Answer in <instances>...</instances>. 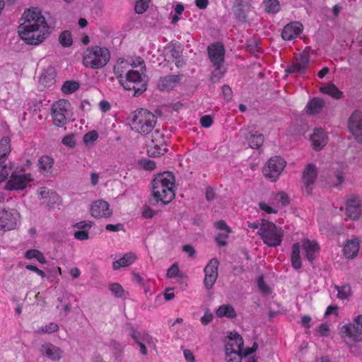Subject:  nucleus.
I'll return each mask as SVG.
<instances>
[{"label":"nucleus","instance_id":"c85d7f7f","mask_svg":"<svg viewBox=\"0 0 362 362\" xmlns=\"http://www.w3.org/2000/svg\"><path fill=\"white\" fill-rule=\"evenodd\" d=\"M136 258V257L134 253H127L122 258L113 262V268L114 269H119L121 267L131 265Z\"/></svg>","mask_w":362,"mask_h":362},{"label":"nucleus","instance_id":"0eeeda50","mask_svg":"<svg viewBox=\"0 0 362 362\" xmlns=\"http://www.w3.org/2000/svg\"><path fill=\"white\" fill-rule=\"evenodd\" d=\"M226 339H228L230 341H235L237 344V347L238 349L236 351L235 348H233V345L230 344V341H226L225 340V352L226 356V362H241L243 355H241V349H243L244 345V341L243 337L238 332H230Z\"/></svg>","mask_w":362,"mask_h":362},{"label":"nucleus","instance_id":"680f3d73","mask_svg":"<svg viewBox=\"0 0 362 362\" xmlns=\"http://www.w3.org/2000/svg\"><path fill=\"white\" fill-rule=\"evenodd\" d=\"M215 227L220 230H225L226 233H229L231 230L230 228L226 225L224 221H218L214 223Z\"/></svg>","mask_w":362,"mask_h":362},{"label":"nucleus","instance_id":"f704fd0d","mask_svg":"<svg viewBox=\"0 0 362 362\" xmlns=\"http://www.w3.org/2000/svg\"><path fill=\"white\" fill-rule=\"evenodd\" d=\"M80 88V83L76 81H66L61 90L65 94H71Z\"/></svg>","mask_w":362,"mask_h":362},{"label":"nucleus","instance_id":"412c9836","mask_svg":"<svg viewBox=\"0 0 362 362\" xmlns=\"http://www.w3.org/2000/svg\"><path fill=\"white\" fill-rule=\"evenodd\" d=\"M26 187V184L21 175L13 173L10 180L6 182L5 189L6 190H23Z\"/></svg>","mask_w":362,"mask_h":362},{"label":"nucleus","instance_id":"dca6fc26","mask_svg":"<svg viewBox=\"0 0 362 362\" xmlns=\"http://www.w3.org/2000/svg\"><path fill=\"white\" fill-rule=\"evenodd\" d=\"M90 214L96 218H109L112 216V211L110 209L109 204L104 200H97L90 206Z\"/></svg>","mask_w":362,"mask_h":362},{"label":"nucleus","instance_id":"4468645a","mask_svg":"<svg viewBox=\"0 0 362 362\" xmlns=\"http://www.w3.org/2000/svg\"><path fill=\"white\" fill-rule=\"evenodd\" d=\"M348 127L355 139L362 144V113L354 111L348 121Z\"/></svg>","mask_w":362,"mask_h":362},{"label":"nucleus","instance_id":"e433bc0d","mask_svg":"<svg viewBox=\"0 0 362 362\" xmlns=\"http://www.w3.org/2000/svg\"><path fill=\"white\" fill-rule=\"evenodd\" d=\"M59 42L64 47H70L73 43L72 35L69 30H64L59 36Z\"/></svg>","mask_w":362,"mask_h":362},{"label":"nucleus","instance_id":"1a4fd4ad","mask_svg":"<svg viewBox=\"0 0 362 362\" xmlns=\"http://www.w3.org/2000/svg\"><path fill=\"white\" fill-rule=\"evenodd\" d=\"M286 166V161L279 156L271 158L262 169L264 175L272 182L276 181L284 168Z\"/></svg>","mask_w":362,"mask_h":362},{"label":"nucleus","instance_id":"4c0bfd02","mask_svg":"<svg viewBox=\"0 0 362 362\" xmlns=\"http://www.w3.org/2000/svg\"><path fill=\"white\" fill-rule=\"evenodd\" d=\"M334 288L338 291L337 298L341 300L348 298L351 293V287L348 285L344 286H335Z\"/></svg>","mask_w":362,"mask_h":362},{"label":"nucleus","instance_id":"052dcab7","mask_svg":"<svg viewBox=\"0 0 362 362\" xmlns=\"http://www.w3.org/2000/svg\"><path fill=\"white\" fill-rule=\"evenodd\" d=\"M59 329V326L57 324L54 322H50L49 325H46L45 327L42 328V332L46 333H54Z\"/></svg>","mask_w":362,"mask_h":362},{"label":"nucleus","instance_id":"774afa93","mask_svg":"<svg viewBox=\"0 0 362 362\" xmlns=\"http://www.w3.org/2000/svg\"><path fill=\"white\" fill-rule=\"evenodd\" d=\"M216 193L214 189L211 187H208L206 189V199L209 202L214 199Z\"/></svg>","mask_w":362,"mask_h":362},{"label":"nucleus","instance_id":"9b49d317","mask_svg":"<svg viewBox=\"0 0 362 362\" xmlns=\"http://www.w3.org/2000/svg\"><path fill=\"white\" fill-rule=\"evenodd\" d=\"M341 333V337H348L354 341H362V315L356 317L353 323L344 325Z\"/></svg>","mask_w":362,"mask_h":362},{"label":"nucleus","instance_id":"58836bf2","mask_svg":"<svg viewBox=\"0 0 362 362\" xmlns=\"http://www.w3.org/2000/svg\"><path fill=\"white\" fill-rule=\"evenodd\" d=\"M54 124L57 127H62L66 124L67 119L69 117V115L66 114H59V113H52Z\"/></svg>","mask_w":362,"mask_h":362},{"label":"nucleus","instance_id":"69168bd1","mask_svg":"<svg viewBox=\"0 0 362 362\" xmlns=\"http://www.w3.org/2000/svg\"><path fill=\"white\" fill-rule=\"evenodd\" d=\"M105 228L109 231L117 232L119 230H124V226L122 223H117L115 225L107 224L106 225Z\"/></svg>","mask_w":362,"mask_h":362},{"label":"nucleus","instance_id":"20e7f679","mask_svg":"<svg viewBox=\"0 0 362 362\" xmlns=\"http://www.w3.org/2000/svg\"><path fill=\"white\" fill-rule=\"evenodd\" d=\"M207 51L210 62L214 67L210 81L212 83H216L226 71V69L223 66L225 48L221 43L218 42L209 45Z\"/></svg>","mask_w":362,"mask_h":362},{"label":"nucleus","instance_id":"a19ab883","mask_svg":"<svg viewBox=\"0 0 362 362\" xmlns=\"http://www.w3.org/2000/svg\"><path fill=\"white\" fill-rule=\"evenodd\" d=\"M110 290L117 298L122 297L124 293L122 286L117 283L111 284L110 285Z\"/></svg>","mask_w":362,"mask_h":362},{"label":"nucleus","instance_id":"603ef678","mask_svg":"<svg viewBox=\"0 0 362 362\" xmlns=\"http://www.w3.org/2000/svg\"><path fill=\"white\" fill-rule=\"evenodd\" d=\"M170 45L173 46L172 49H170L172 57L174 59L180 57L183 50L182 47L181 46H175L173 42H170Z\"/></svg>","mask_w":362,"mask_h":362},{"label":"nucleus","instance_id":"bf43d9fd","mask_svg":"<svg viewBox=\"0 0 362 362\" xmlns=\"http://www.w3.org/2000/svg\"><path fill=\"white\" fill-rule=\"evenodd\" d=\"M200 123L204 128H209L213 123V119L210 115H204L201 117Z\"/></svg>","mask_w":362,"mask_h":362},{"label":"nucleus","instance_id":"6e6d98bb","mask_svg":"<svg viewBox=\"0 0 362 362\" xmlns=\"http://www.w3.org/2000/svg\"><path fill=\"white\" fill-rule=\"evenodd\" d=\"M52 105L57 107L59 109H63L64 110H66L69 112V108L71 106L70 103L66 100H59Z\"/></svg>","mask_w":362,"mask_h":362},{"label":"nucleus","instance_id":"c03bdc74","mask_svg":"<svg viewBox=\"0 0 362 362\" xmlns=\"http://www.w3.org/2000/svg\"><path fill=\"white\" fill-rule=\"evenodd\" d=\"M125 78L127 80L136 81V83L142 81L141 74L138 71H129L126 74Z\"/></svg>","mask_w":362,"mask_h":362},{"label":"nucleus","instance_id":"338daca9","mask_svg":"<svg viewBox=\"0 0 362 362\" xmlns=\"http://www.w3.org/2000/svg\"><path fill=\"white\" fill-rule=\"evenodd\" d=\"M182 251L188 254V256L193 258L195 256V250L191 245H185L182 246Z\"/></svg>","mask_w":362,"mask_h":362},{"label":"nucleus","instance_id":"ddd939ff","mask_svg":"<svg viewBox=\"0 0 362 362\" xmlns=\"http://www.w3.org/2000/svg\"><path fill=\"white\" fill-rule=\"evenodd\" d=\"M219 262L216 258L211 259L204 269L205 278L204 284L207 290L213 288L218 277V267Z\"/></svg>","mask_w":362,"mask_h":362},{"label":"nucleus","instance_id":"473e14b6","mask_svg":"<svg viewBox=\"0 0 362 362\" xmlns=\"http://www.w3.org/2000/svg\"><path fill=\"white\" fill-rule=\"evenodd\" d=\"M264 135L262 134H251L249 136L247 137L249 146L254 149L259 148L264 143Z\"/></svg>","mask_w":362,"mask_h":362},{"label":"nucleus","instance_id":"a18cd8bd","mask_svg":"<svg viewBox=\"0 0 362 362\" xmlns=\"http://www.w3.org/2000/svg\"><path fill=\"white\" fill-rule=\"evenodd\" d=\"M134 90V96H139L141 93H143L146 90V82H136L135 85V88H132Z\"/></svg>","mask_w":362,"mask_h":362},{"label":"nucleus","instance_id":"13d9d810","mask_svg":"<svg viewBox=\"0 0 362 362\" xmlns=\"http://www.w3.org/2000/svg\"><path fill=\"white\" fill-rule=\"evenodd\" d=\"M156 214L149 206L144 205L142 216L145 218H151Z\"/></svg>","mask_w":362,"mask_h":362},{"label":"nucleus","instance_id":"6e6552de","mask_svg":"<svg viewBox=\"0 0 362 362\" xmlns=\"http://www.w3.org/2000/svg\"><path fill=\"white\" fill-rule=\"evenodd\" d=\"M166 145L164 134L158 129L151 132V141L148 144L147 153L150 157H158L164 155L168 149L163 146Z\"/></svg>","mask_w":362,"mask_h":362},{"label":"nucleus","instance_id":"b1692460","mask_svg":"<svg viewBox=\"0 0 362 362\" xmlns=\"http://www.w3.org/2000/svg\"><path fill=\"white\" fill-rule=\"evenodd\" d=\"M310 139L313 148L315 151H320L327 144V139L324 132L321 129H315L314 133L310 136Z\"/></svg>","mask_w":362,"mask_h":362},{"label":"nucleus","instance_id":"39448f33","mask_svg":"<svg viewBox=\"0 0 362 362\" xmlns=\"http://www.w3.org/2000/svg\"><path fill=\"white\" fill-rule=\"evenodd\" d=\"M110 58V54L107 48L95 46L86 49L83 63L86 66L100 69L107 64Z\"/></svg>","mask_w":362,"mask_h":362},{"label":"nucleus","instance_id":"3c124183","mask_svg":"<svg viewBox=\"0 0 362 362\" xmlns=\"http://www.w3.org/2000/svg\"><path fill=\"white\" fill-rule=\"evenodd\" d=\"M257 286L259 289L265 294L270 293V288L265 284L264 279L262 276H260L257 280Z\"/></svg>","mask_w":362,"mask_h":362},{"label":"nucleus","instance_id":"ea45409f","mask_svg":"<svg viewBox=\"0 0 362 362\" xmlns=\"http://www.w3.org/2000/svg\"><path fill=\"white\" fill-rule=\"evenodd\" d=\"M119 83L124 87L125 90H132V88H135V85L136 84V81H131L127 79H124V77L122 75H119L118 77Z\"/></svg>","mask_w":362,"mask_h":362},{"label":"nucleus","instance_id":"72a5a7b5","mask_svg":"<svg viewBox=\"0 0 362 362\" xmlns=\"http://www.w3.org/2000/svg\"><path fill=\"white\" fill-rule=\"evenodd\" d=\"M10 152V139L7 136H4L0 140V158L6 160Z\"/></svg>","mask_w":362,"mask_h":362},{"label":"nucleus","instance_id":"6ab92c4d","mask_svg":"<svg viewBox=\"0 0 362 362\" xmlns=\"http://www.w3.org/2000/svg\"><path fill=\"white\" fill-rule=\"evenodd\" d=\"M302 249L305 252V257L310 263H313L315 258V254L319 252L320 246L314 240L305 239L302 241Z\"/></svg>","mask_w":362,"mask_h":362},{"label":"nucleus","instance_id":"9d476101","mask_svg":"<svg viewBox=\"0 0 362 362\" xmlns=\"http://www.w3.org/2000/svg\"><path fill=\"white\" fill-rule=\"evenodd\" d=\"M20 218V214L14 209L0 210V230L4 231L14 230L19 223Z\"/></svg>","mask_w":362,"mask_h":362},{"label":"nucleus","instance_id":"de8ad7c7","mask_svg":"<svg viewBox=\"0 0 362 362\" xmlns=\"http://www.w3.org/2000/svg\"><path fill=\"white\" fill-rule=\"evenodd\" d=\"M75 134H70L64 136L62 139V144L70 148H74L76 145V142L74 140Z\"/></svg>","mask_w":362,"mask_h":362},{"label":"nucleus","instance_id":"393cba45","mask_svg":"<svg viewBox=\"0 0 362 362\" xmlns=\"http://www.w3.org/2000/svg\"><path fill=\"white\" fill-rule=\"evenodd\" d=\"M41 353L51 360L58 361L61 358L62 351L52 344H46L42 346Z\"/></svg>","mask_w":362,"mask_h":362},{"label":"nucleus","instance_id":"8fccbe9b","mask_svg":"<svg viewBox=\"0 0 362 362\" xmlns=\"http://www.w3.org/2000/svg\"><path fill=\"white\" fill-rule=\"evenodd\" d=\"M148 7V4L138 0L135 4V11L139 14L144 13Z\"/></svg>","mask_w":362,"mask_h":362},{"label":"nucleus","instance_id":"5701e85b","mask_svg":"<svg viewBox=\"0 0 362 362\" xmlns=\"http://www.w3.org/2000/svg\"><path fill=\"white\" fill-rule=\"evenodd\" d=\"M359 250V239L355 238L354 239L347 240L344 247L343 252L344 256L348 259H352L356 256Z\"/></svg>","mask_w":362,"mask_h":362},{"label":"nucleus","instance_id":"49530a36","mask_svg":"<svg viewBox=\"0 0 362 362\" xmlns=\"http://www.w3.org/2000/svg\"><path fill=\"white\" fill-rule=\"evenodd\" d=\"M139 164L146 170H152L156 168V163L148 159H142L139 161Z\"/></svg>","mask_w":362,"mask_h":362},{"label":"nucleus","instance_id":"864d4df0","mask_svg":"<svg viewBox=\"0 0 362 362\" xmlns=\"http://www.w3.org/2000/svg\"><path fill=\"white\" fill-rule=\"evenodd\" d=\"M179 272H180V270H179L177 263H174L168 269L166 275L168 278H174L178 274Z\"/></svg>","mask_w":362,"mask_h":362},{"label":"nucleus","instance_id":"37998d69","mask_svg":"<svg viewBox=\"0 0 362 362\" xmlns=\"http://www.w3.org/2000/svg\"><path fill=\"white\" fill-rule=\"evenodd\" d=\"M257 41L253 39H250L247 41L246 44V49L247 52L250 53H255L259 51V48L258 47Z\"/></svg>","mask_w":362,"mask_h":362},{"label":"nucleus","instance_id":"c756f323","mask_svg":"<svg viewBox=\"0 0 362 362\" xmlns=\"http://www.w3.org/2000/svg\"><path fill=\"white\" fill-rule=\"evenodd\" d=\"M54 165V159L49 156H42L39 160L37 165L41 173H48Z\"/></svg>","mask_w":362,"mask_h":362},{"label":"nucleus","instance_id":"7c9ffc66","mask_svg":"<svg viewBox=\"0 0 362 362\" xmlns=\"http://www.w3.org/2000/svg\"><path fill=\"white\" fill-rule=\"evenodd\" d=\"M291 262L294 269H298L301 267V260L300 257V244L296 243L292 246Z\"/></svg>","mask_w":362,"mask_h":362},{"label":"nucleus","instance_id":"e2e57ef3","mask_svg":"<svg viewBox=\"0 0 362 362\" xmlns=\"http://www.w3.org/2000/svg\"><path fill=\"white\" fill-rule=\"evenodd\" d=\"M277 197H279V202L283 206H286L290 203V199L287 194L284 192H280L277 194Z\"/></svg>","mask_w":362,"mask_h":362},{"label":"nucleus","instance_id":"4be33fe9","mask_svg":"<svg viewBox=\"0 0 362 362\" xmlns=\"http://www.w3.org/2000/svg\"><path fill=\"white\" fill-rule=\"evenodd\" d=\"M248 5L247 0H236V3L233 6V11L235 18L243 23L247 21V13L245 7Z\"/></svg>","mask_w":362,"mask_h":362},{"label":"nucleus","instance_id":"0e129e2a","mask_svg":"<svg viewBox=\"0 0 362 362\" xmlns=\"http://www.w3.org/2000/svg\"><path fill=\"white\" fill-rule=\"evenodd\" d=\"M318 332L322 337H328L329 334V328L327 323L321 324L318 327Z\"/></svg>","mask_w":362,"mask_h":362},{"label":"nucleus","instance_id":"f03ea898","mask_svg":"<svg viewBox=\"0 0 362 362\" xmlns=\"http://www.w3.org/2000/svg\"><path fill=\"white\" fill-rule=\"evenodd\" d=\"M175 178L173 173L164 171L158 173L152 180L153 197L149 199L152 206H156L159 202L163 204H169L175 197Z\"/></svg>","mask_w":362,"mask_h":362},{"label":"nucleus","instance_id":"aec40b11","mask_svg":"<svg viewBox=\"0 0 362 362\" xmlns=\"http://www.w3.org/2000/svg\"><path fill=\"white\" fill-rule=\"evenodd\" d=\"M346 214L352 220H358L361 214L359 201L356 198L350 199L346 202Z\"/></svg>","mask_w":362,"mask_h":362},{"label":"nucleus","instance_id":"423d86ee","mask_svg":"<svg viewBox=\"0 0 362 362\" xmlns=\"http://www.w3.org/2000/svg\"><path fill=\"white\" fill-rule=\"evenodd\" d=\"M257 234L261 236L263 242L269 247L280 245L284 236V230L272 222H267L262 225Z\"/></svg>","mask_w":362,"mask_h":362},{"label":"nucleus","instance_id":"a878e982","mask_svg":"<svg viewBox=\"0 0 362 362\" xmlns=\"http://www.w3.org/2000/svg\"><path fill=\"white\" fill-rule=\"evenodd\" d=\"M325 107V101L320 98H313L306 105V112L308 115H314L321 112Z\"/></svg>","mask_w":362,"mask_h":362},{"label":"nucleus","instance_id":"5fc2aeb1","mask_svg":"<svg viewBox=\"0 0 362 362\" xmlns=\"http://www.w3.org/2000/svg\"><path fill=\"white\" fill-rule=\"evenodd\" d=\"M214 318V315L212 313L210 312L209 309L207 308L205 310L204 316L201 318V322L204 325H208L210 322L212 321Z\"/></svg>","mask_w":362,"mask_h":362},{"label":"nucleus","instance_id":"f3484780","mask_svg":"<svg viewBox=\"0 0 362 362\" xmlns=\"http://www.w3.org/2000/svg\"><path fill=\"white\" fill-rule=\"evenodd\" d=\"M183 75H168L160 78L158 81V87L160 90H170L174 88L180 81Z\"/></svg>","mask_w":362,"mask_h":362},{"label":"nucleus","instance_id":"7ed1b4c3","mask_svg":"<svg viewBox=\"0 0 362 362\" xmlns=\"http://www.w3.org/2000/svg\"><path fill=\"white\" fill-rule=\"evenodd\" d=\"M128 119L132 122V129L140 134L151 133L156 124V116L143 108L132 112Z\"/></svg>","mask_w":362,"mask_h":362},{"label":"nucleus","instance_id":"2f4dec72","mask_svg":"<svg viewBox=\"0 0 362 362\" xmlns=\"http://www.w3.org/2000/svg\"><path fill=\"white\" fill-rule=\"evenodd\" d=\"M320 90L322 93L331 95L335 99L341 98L343 95V93L333 83H329L327 86L321 87Z\"/></svg>","mask_w":362,"mask_h":362},{"label":"nucleus","instance_id":"4d7b16f0","mask_svg":"<svg viewBox=\"0 0 362 362\" xmlns=\"http://www.w3.org/2000/svg\"><path fill=\"white\" fill-rule=\"evenodd\" d=\"M228 237V233H218L216 238L215 240L219 246H226L227 245V242L225 240Z\"/></svg>","mask_w":362,"mask_h":362},{"label":"nucleus","instance_id":"a211bd4d","mask_svg":"<svg viewBox=\"0 0 362 362\" xmlns=\"http://www.w3.org/2000/svg\"><path fill=\"white\" fill-rule=\"evenodd\" d=\"M302 25L298 22H292L287 24L283 29L281 37L284 40H291L302 32Z\"/></svg>","mask_w":362,"mask_h":362},{"label":"nucleus","instance_id":"c9c22d12","mask_svg":"<svg viewBox=\"0 0 362 362\" xmlns=\"http://www.w3.org/2000/svg\"><path fill=\"white\" fill-rule=\"evenodd\" d=\"M265 11L269 13H276L280 10V3L278 0H264Z\"/></svg>","mask_w":362,"mask_h":362},{"label":"nucleus","instance_id":"79ce46f5","mask_svg":"<svg viewBox=\"0 0 362 362\" xmlns=\"http://www.w3.org/2000/svg\"><path fill=\"white\" fill-rule=\"evenodd\" d=\"M98 138V132L95 130H93L85 134L83 140L84 144H88L89 143L95 141Z\"/></svg>","mask_w":362,"mask_h":362},{"label":"nucleus","instance_id":"bb28decb","mask_svg":"<svg viewBox=\"0 0 362 362\" xmlns=\"http://www.w3.org/2000/svg\"><path fill=\"white\" fill-rule=\"evenodd\" d=\"M57 72L55 69L49 66L47 69H44L40 77V81L45 86L54 83L55 81V77Z\"/></svg>","mask_w":362,"mask_h":362},{"label":"nucleus","instance_id":"2eb2a0df","mask_svg":"<svg viewBox=\"0 0 362 362\" xmlns=\"http://www.w3.org/2000/svg\"><path fill=\"white\" fill-rule=\"evenodd\" d=\"M317 176V169L313 163H308L302 175V181L305 186L307 194L310 195L313 191V185L315 184Z\"/></svg>","mask_w":362,"mask_h":362},{"label":"nucleus","instance_id":"f8f14e48","mask_svg":"<svg viewBox=\"0 0 362 362\" xmlns=\"http://www.w3.org/2000/svg\"><path fill=\"white\" fill-rule=\"evenodd\" d=\"M310 62V54L308 51L304 50L298 57H296L291 64L286 69V72L288 74L298 73L303 74L308 68Z\"/></svg>","mask_w":362,"mask_h":362},{"label":"nucleus","instance_id":"f257e3e1","mask_svg":"<svg viewBox=\"0 0 362 362\" xmlns=\"http://www.w3.org/2000/svg\"><path fill=\"white\" fill-rule=\"evenodd\" d=\"M18 33L26 44L38 45L54 30L55 23L47 24L45 18L37 8L26 9L21 18Z\"/></svg>","mask_w":362,"mask_h":362},{"label":"nucleus","instance_id":"cd10ccee","mask_svg":"<svg viewBox=\"0 0 362 362\" xmlns=\"http://www.w3.org/2000/svg\"><path fill=\"white\" fill-rule=\"evenodd\" d=\"M216 314L218 317H226L230 319L235 318L237 316L234 308L230 304L219 306L216 311Z\"/></svg>","mask_w":362,"mask_h":362},{"label":"nucleus","instance_id":"09e8293b","mask_svg":"<svg viewBox=\"0 0 362 362\" xmlns=\"http://www.w3.org/2000/svg\"><path fill=\"white\" fill-rule=\"evenodd\" d=\"M222 94L224 99L229 102L232 100L233 98V91L231 88L228 85H224L222 87Z\"/></svg>","mask_w":362,"mask_h":362}]
</instances>
